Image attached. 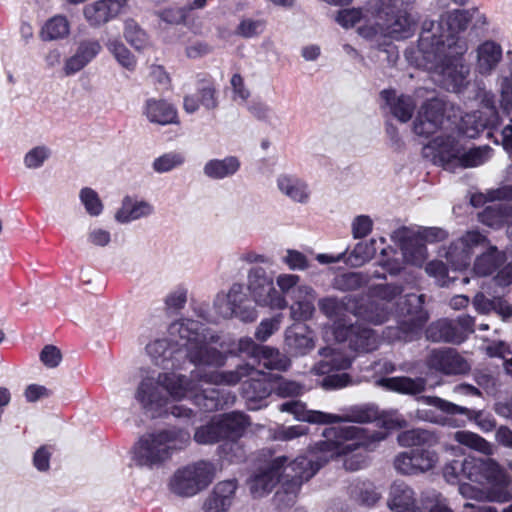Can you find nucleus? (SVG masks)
<instances>
[{
    "instance_id": "c85d7f7f",
    "label": "nucleus",
    "mask_w": 512,
    "mask_h": 512,
    "mask_svg": "<svg viewBox=\"0 0 512 512\" xmlns=\"http://www.w3.org/2000/svg\"><path fill=\"white\" fill-rule=\"evenodd\" d=\"M239 348L243 352H256L259 358V364L270 370L283 371L290 365V360L282 355L277 349L271 347H256L252 339H241Z\"/></svg>"
},
{
    "instance_id": "f8f14e48",
    "label": "nucleus",
    "mask_w": 512,
    "mask_h": 512,
    "mask_svg": "<svg viewBox=\"0 0 512 512\" xmlns=\"http://www.w3.org/2000/svg\"><path fill=\"white\" fill-rule=\"evenodd\" d=\"M247 288L259 306L275 310H283L288 306L286 297L275 288L273 279L262 267H253L248 271Z\"/></svg>"
},
{
    "instance_id": "c756f323",
    "label": "nucleus",
    "mask_w": 512,
    "mask_h": 512,
    "mask_svg": "<svg viewBox=\"0 0 512 512\" xmlns=\"http://www.w3.org/2000/svg\"><path fill=\"white\" fill-rule=\"evenodd\" d=\"M387 507L393 512H421L416 507V495L413 488L403 481H394L391 484Z\"/></svg>"
},
{
    "instance_id": "e2e57ef3",
    "label": "nucleus",
    "mask_w": 512,
    "mask_h": 512,
    "mask_svg": "<svg viewBox=\"0 0 512 512\" xmlns=\"http://www.w3.org/2000/svg\"><path fill=\"white\" fill-rule=\"evenodd\" d=\"M281 260L292 271H303L309 268L307 257L295 249L286 250Z\"/></svg>"
},
{
    "instance_id": "49530a36",
    "label": "nucleus",
    "mask_w": 512,
    "mask_h": 512,
    "mask_svg": "<svg viewBox=\"0 0 512 512\" xmlns=\"http://www.w3.org/2000/svg\"><path fill=\"white\" fill-rule=\"evenodd\" d=\"M83 16L92 28H99L116 18L102 0H97L85 5L83 8Z\"/></svg>"
},
{
    "instance_id": "2eb2a0df",
    "label": "nucleus",
    "mask_w": 512,
    "mask_h": 512,
    "mask_svg": "<svg viewBox=\"0 0 512 512\" xmlns=\"http://www.w3.org/2000/svg\"><path fill=\"white\" fill-rule=\"evenodd\" d=\"M336 422H357V423H370L377 422V425L382 427L388 434V431L402 428L406 426V420L397 411H387L380 413L374 406H354L348 409L347 413L343 415H336Z\"/></svg>"
},
{
    "instance_id": "69168bd1",
    "label": "nucleus",
    "mask_w": 512,
    "mask_h": 512,
    "mask_svg": "<svg viewBox=\"0 0 512 512\" xmlns=\"http://www.w3.org/2000/svg\"><path fill=\"white\" fill-rule=\"evenodd\" d=\"M414 236L426 246V243H434L446 239L447 232L438 227H419L414 229Z\"/></svg>"
},
{
    "instance_id": "4c0bfd02",
    "label": "nucleus",
    "mask_w": 512,
    "mask_h": 512,
    "mask_svg": "<svg viewBox=\"0 0 512 512\" xmlns=\"http://www.w3.org/2000/svg\"><path fill=\"white\" fill-rule=\"evenodd\" d=\"M216 418L222 438L233 441L240 438L250 424L248 417L241 412H230Z\"/></svg>"
},
{
    "instance_id": "3c124183",
    "label": "nucleus",
    "mask_w": 512,
    "mask_h": 512,
    "mask_svg": "<svg viewBox=\"0 0 512 512\" xmlns=\"http://www.w3.org/2000/svg\"><path fill=\"white\" fill-rule=\"evenodd\" d=\"M375 253L376 240L372 239L369 242H359L349 255L345 257V261L351 266L358 267L373 258Z\"/></svg>"
},
{
    "instance_id": "603ef678",
    "label": "nucleus",
    "mask_w": 512,
    "mask_h": 512,
    "mask_svg": "<svg viewBox=\"0 0 512 512\" xmlns=\"http://www.w3.org/2000/svg\"><path fill=\"white\" fill-rule=\"evenodd\" d=\"M123 34L126 41L136 50H144L149 45L147 34L132 19L125 21Z\"/></svg>"
},
{
    "instance_id": "7c9ffc66",
    "label": "nucleus",
    "mask_w": 512,
    "mask_h": 512,
    "mask_svg": "<svg viewBox=\"0 0 512 512\" xmlns=\"http://www.w3.org/2000/svg\"><path fill=\"white\" fill-rule=\"evenodd\" d=\"M276 185L279 192L292 202L307 204L311 198L308 183L296 175L280 174L276 178Z\"/></svg>"
},
{
    "instance_id": "5701e85b",
    "label": "nucleus",
    "mask_w": 512,
    "mask_h": 512,
    "mask_svg": "<svg viewBox=\"0 0 512 512\" xmlns=\"http://www.w3.org/2000/svg\"><path fill=\"white\" fill-rule=\"evenodd\" d=\"M102 51L99 40L88 38L80 40L69 57L64 60L62 71L65 76H73L90 63H92Z\"/></svg>"
},
{
    "instance_id": "4be33fe9",
    "label": "nucleus",
    "mask_w": 512,
    "mask_h": 512,
    "mask_svg": "<svg viewBox=\"0 0 512 512\" xmlns=\"http://www.w3.org/2000/svg\"><path fill=\"white\" fill-rule=\"evenodd\" d=\"M390 238L400 247L406 264L418 267L424 264L428 256L427 248L414 236V229L400 227L391 233Z\"/></svg>"
},
{
    "instance_id": "37998d69",
    "label": "nucleus",
    "mask_w": 512,
    "mask_h": 512,
    "mask_svg": "<svg viewBox=\"0 0 512 512\" xmlns=\"http://www.w3.org/2000/svg\"><path fill=\"white\" fill-rule=\"evenodd\" d=\"M479 221L489 227L499 228L512 219V206L502 203H494L485 207L479 213Z\"/></svg>"
},
{
    "instance_id": "de8ad7c7",
    "label": "nucleus",
    "mask_w": 512,
    "mask_h": 512,
    "mask_svg": "<svg viewBox=\"0 0 512 512\" xmlns=\"http://www.w3.org/2000/svg\"><path fill=\"white\" fill-rule=\"evenodd\" d=\"M70 33V23L63 15H56L45 22L40 37L44 41H54L66 38Z\"/></svg>"
},
{
    "instance_id": "a211bd4d",
    "label": "nucleus",
    "mask_w": 512,
    "mask_h": 512,
    "mask_svg": "<svg viewBox=\"0 0 512 512\" xmlns=\"http://www.w3.org/2000/svg\"><path fill=\"white\" fill-rule=\"evenodd\" d=\"M485 242V236L477 231H469L448 247L443 248L439 255L446 259L452 269L461 270L470 264L474 248L484 245Z\"/></svg>"
},
{
    "instance_id": "79ce46f5",
    "label": "nucleus",
    "mask_w": 512,
    "mask_h": 512,
    "mask_svg": "<svg viewBox=\"0 0 512 512\" xmlns=\"http://www.w3.org/2000/svg\"><path fill=\"white\" fill-rule=\"evenodd\" d=\"M107 51L123 69L133 72L137 67V58L119 37H111L105 42Z\"/></svg>"
},
{
    "instance_id": "680f3d73",
    "label": "nucleus",
    "mask_w": 512,
    "mask_h": 512,
    "mask_svg": "<svg viewBox=\"0 0 512 512\" xmlns=\"http://www.w3.org/2000/svg\"><path fill=\"white\" fill-rule=\"evenodd\" d=\"M367 282V278L362 273L349 272L338 276L335 279V287L340 290H354Z\"/></svg>"
},
{
    "instance_id": "0eeeda50",
    "label": "nucleus",
    "mask_w": 512,
    "mask_h": 512,
    "mask_svg": "<svg viewBox=\"0 0 512 512\" xmlns=\"http://www.w3.org/2000/svg\"><path fill=\"white\" fill-rule=\"evenodd\" d=\"M191 441L188 431L167 429L143 435L132 450V461L140 467L160 466Z\"/></svg>"
},
{
    "instance_id": "72a5a7b5",
    "label": "nucleus",
    "mask_w": 512,
    "mask_h": 512,
    "mask_svg": "<svg viewBox=\"0 0 512 512\" xmlns=\"http://www.w3.org/2000/svg\"><path fill=\"white\" fill-rule=\"evenodd\" d=\"M241 167L237 156L229 155L224 158H213L203 166V174L211 180H223L233 177Z\"/></svg>"
},
{
    "instance_id": "a878e982",
    "label": "nucleus",
    "mask_w": 512,
    "mask_h": 512,
    "mask_svg": "<svg viewBox=\"0 0 512 512\" xmlns=\"http://www.w3.org/2000/svg\"><path fill=\"white\" fill-rule=\"evenodd\" d=\"M218 92L210 81H203L197 88L196 94H187L183 99V109L188 114L196 113L202 106L207 111L218 107Z\"/></svg>"
},
{
    "instance_id": "f03ea898",
    "label": "nucleus",
    "mask_w": 512,
    "mask_h": 512,
    "mask_svg": "<svg viewBox=\"0 0 512 512\" xmlns=\"http://www.w3.org/2000/svg\"><path fill=\"white\" fill-rule=\"evenodd\" d=\"M477 10H454L438 22L424 21L415 52V64L432 73L445 89L459 92L467 83L469 67L464 60L467 43L459 37Z\"/></svg>"
},
{
    "instance_id": "7ed1b4c3",
    "label": "nucleus",
    "mask_w": 512,
    "mask_h": 512,
    "mask_svg": "<svg viewBox=\"0 0 512 512\" xmlns=\"http://www.w3.org/2000/svg\"><path fill=\"white\" fill-rule=\"evenodd\" d=\"M324 436L325 441L295 458L285 455L275 457V459H284L280 475L282 486L287 494L295 496L301 486L309 481L335 454H342L358 445L366 444L371 437L353 425L327 428L324 431Z\"/></svg>"
},
{
    "instance_id": "423d86ee",
    "label": "nucleus",
    "mask_w": 512,
    "mask_h": 512,
    "mask_svg": "<svg viewBox=\"0 0 512 512\" xmlns=\"http://www.w3.org/2000/svg\"><path fill=\"white\" fill-rule=\"evenodd\" d=\"M459 133L448 135L446 138H433L422 149L425 158L445 169L472 168L487 162L492 156L488 146L466 149L458 138Z\"/></svg>"
},
{
    "instance_id": "9d476101",
    "label": "nucleus",
    "mask_w": 512,
    "mask_h": 512,
    "mask_svg": "<svg viewBox=\"0 0 512 512\" xmlns=\"http://www.w3.org/2000/svg\"><path fill=\"white\" fill-rule=\"evenodd\" d=\"M461 472L471 481H486L491 485L488 491L489 501L504 503L511 500L510 477L495 460L468 457L461 464Z\"/></svg>"
},
{
    "instance_id": "393cba45",
    "label": "nucleus",
    "mask_w": 512,
    "mask_h": 512,
    "mask_svg": "<svg viewBox=\"0 0 512 512\" xmlns=\"http://www.w3.org/2000/svg\"><path fill=\"white\" fill-rule=\"evenodd\" d=\"M154 213L155 207L151 202L132 196H125L120 207L115 212L114 219L120 224H128L148 218Z\"/></svg>"
},
{
    "instance_id": "c03bdc74",
    "label": "nucleus",
    "mask_w": 512,
    "mask_h": 512,
    "mask_svg": "<svg viewBox=\"0 0 512 512\" xmlns=\"http://www.w3.org/2000/svg\"><path fill=\"white\" fill-rule=\"evenodd\" d=\"M426 336L434 342L444 341L460 343L464 340V337L458 333V329L454 323L447 319L432 323L426 330Z\"/></svg>"
},
{
    "instance_id": "ddd939ff",
    "label": "nucleus",
    "mask_w": 512,
    "mask_h": 512,
    "mask_svg": "<svg viewBox=\"0 0 512 512\" xmlns=\"http://www.w3.org/2000/svg\"><path fill=\"white\" fill-rule=\"evenodd\" d=\"M214 306L217 313L226 319L236 317L243 322H253L257 318V311L251 306L240 283H234L227 293H219Z\"/></svg>"
},
{
    "instance_id": "864d4df0",
    "label": "nucleus",
    "mask_w": 512,
    "mask_h": 512,
    "mask_svg": "<svg viewBox=\"0 0 512 512\" xmlns=\"http://www.w3.org/2000/svg\"><path fill=\"white\" fill-rule=\"evenodd\" d=\"M193 439L199 445H210L223 439L217 418L214 417L208 424L198 427Z\"/></svg>"
},
{
    "instance_id": "473e14b6",
    "label": "nucleus",
    "mask_w": 512,
    "mask_h": 512,
    "mask_svg": "<svg viewBox=\"0 0 512 512\" xmlns=\"http://www.w3.org/2000/svg\"><path fill=\"white\" fill-rule=\"evenodd\" d=\"M293 299L294 303L290 307L291 317L297 321L310 319L315 311V290L308 285H299L293 291Z\"/></svg>"
},
{
    "instance_id": "4468645a",
    "label": "nucleus",
    "mask_w": 512,
    "mask_h": 512,
    "mask_svg": "<svg viewBox=\"0 0 512 512\" xmlns=\"http://www.w3.org/2000/svg\"><path fill=\"white\" fill-rule=\"evenodd\" d=\"M320 354L324 359L313 367V372L317 375H327L322 381V386L326 389L347 386L349 383L348 374H336L334 372L349 368L352 358L344 355L342 351L336 348H324L320 351Z\"/></svg>"
},
{
    "instance_id": "338daca9",
    "label": "nucleus",
    "mask_w": 512,
    "mask_h": 512,
    "mask_svg": "<svg viewBox=\"0 0 512 512\" xmlns=\"http://www.w3.org/2000/svg\"><path fill=\"white\" fill-rule=\"evenodd\" d=\"M280 323L281 315L262 320L255 332L256 339L259 341H266L273 333L279 329Z\"/></svg>"
},
{
    "instance_id": "bf43d9fd",
    "label": "nucleus",
    "mask_w": 512,
    "mask_h": 512,
    "mask_svg": "<svg viewBox=\"0 0 512 512\" xmlns=\"http://www.w3.org/2000/svg\"><path fill=\"white\" fill-rule=\"evenodd\" d=\"M265 21L261 19L244 18L236 28V34L244 38H253L265 30Z\"/></svg>"
},
{
    "instance_id": "4d7b16f0",
    "label": "nucleus",
    "mask_w": 512,
    "mask_h": 512,
    "mask_svg": "<svg viewBox=\"0 0 512 512\" xmlns=\"http://www.w3.org/2000/svg\"><path fill=\"white\" fill-rule=\"evenodd\" d=\"M79 198L90 216H99L103 211V203L98 193L92 188L85 187L79 192Z\"/></svg>"
},
{
    "instance_id": "39448f33",
    "label": "nucleus",
    "mask_w": 512,
    "mask_h": 512,
    "mask_svg": "<svg viewBox=\"0 0 512 512\" xmlns=\"http://www.w3.org/2000/svg\"><path fill=\"white\" fill-rule=\"evenodd\" d=\"M320 311L333 322L325 328L324 337L335 340L346 339V328L351 324V316L361 318L374 324H381L388 319L387 308L383 304L371 303L368 307L358 306L351 297L338 299L325 297L319 300Z\"/></svg>"
},
{
    "instance_id": "2f4dec72",
    "label": "nucleus",
    "mask_w": 512,
    "mask_h": 512,
    "mask_svg": "<svg viewBox=\"0 0 512 512\" xmlns=\"http://www.w3.org/2000/svg\"><path fill=\"white\" fill-rule=\"evenodd\" d=\"M346 331V339L336 340L337 342H348L349 347L359 353L371 352L378 348L379 339L371 329L351 323Z\"/></svg>"
},
{
    "instance_id": "6e6d98bb",
    "label": "nucleus",
    "mask_w": 512,
    "mask_h": 512,
    "mask_svg": "<svg viewBox=\"0 0 512 512\" xmlns=\"http://www.w3.org/2000/svg\"><path fill=\"white\" fill-rule=\"evenodd\" d=\"M185 163V156L180 152L165 153L154 159L152 168L157 173H167L182 166Z\"/></svg>"
},
{
    "instance_id": "6ab92c4d",
    "label": "nucleus",
    "mask_w": 512,
    "mask_h": 512,
    "mask_svg": "<svg viewBox=\"0 0 512 512\" xmlns=\"http://www.w3.org/2000/svg\"><path fill=\"white\" fill-rule=\"evenodd\" d=\"M439 461L432 447L415 448L400 453L394 460L396 470L405 475H416L433 469Z\"/></svg>"
},
{
    "instance_id": "6e6552de",
    "label": "nucleus",
    "mask_w": 512,
    "mask_h": 512,
    "mask_svg": "<svg viewBox=\"0 0 512 512\" xmlns=\"http://www.w3.org/2000/svg\"><path fill=\"white\" fill-rule=\"evenodd\" d=\"M412 0H382L376 15V27L360 26L358 32L367 39L378 35L400 40L411 35L416 19L410 13Z\"/></svg>"
},
{
    "instance_id": "774afa93",
    "label": "nucleus",
    "mask_w": 512,
    "mask_h": 512,
    "mask_svg": "<svg viewBox=\"0 0 512 512\" xmlns=\"http://www.w3.org/2000/svg\"><path fill=\"white\" fill-rule=\"evenodd\" d=\"M373 228V220L368 215H358L351 223L352 235L355 239L366 237Z\"/></svg>"
},
{
    "instance_id": "f3484780",
    "label": "nucleus",
    "mask_w": 512,
    "mask_h": 512,
    "mask_svg": "<svg viewBox=\"0 0 512 512\" xmlns=\"http://www.w3.org/2000/svg\"><path fill=\"white\" fill-rule=\"evenodd\" d=\"M446 122L443 103L438 99H432L420 108L414 120L413 130L415 134L425 138L438 132L439 134L435 138L438 136L446 138L448 135H455L457 132L448 133V128L445 126Z\"/></svg>"
},
{
    "instance_id": "aec40b11",
    "label": "nucleus",
    "mask_w": 512,
    "mask_h": 512,
    "mask_svg": "<svg viewBox=\"0 0 512 512\" xmlns=\"http://www.w3.org/2000/svg\"><path fill=\"white\" fill-rule=\"evenodd\" d=\"M424 295L408 294L405 296L402 313H406L410 318L401 323L396 338L404 341H411L418 337L423 326L428 320L427 313L423 310Z\"/></svg>"
},
{
    "instance_id": "1a4fd4ad",
    "label": "nucleus",
    "mask_w": 512,
    "mask_h": 512,
    "mask_svg": "<svg viewBox=\"0 0 512 512\" xmlns=\"http://www.w3.org/2000/svg\"><path fill=\"white\" fill-rule=\"evenodd\" d=\"M243 376H249L242 387V394L246 400V406L249 410L255 411L266 406L265 399L272 393L273 387L269 382V373L245 365L240 366L235 371L205 373V384L214 385H235Z\"/></svg>"
},
{
    "instance_id": "ea45409f",
    "label": "nucleus",
    "mask_w": 512,
    "mask_h": 512,
    "mask_svg": "<svg viewBox=\"0 0 512 512\" xmlns=\"http://www.w3.org/2000/svg\"><path fill=\"white\" fill-rule=\"evenodd\" d=\"M502 59V48L494 41H485L477 48L476 68L481 74L491 73Z\"/></svg>"
},
{
    "instance_id": "a18cd8bd",
    "label": "nucleus",
    "mask_w": 512,
    "mask_h": 512,
    "mask_svg": "<svg viewBox=\"0 0 512 512\" xmlns=\"http://www.w3.org/2000/svg\"><path fill=\"white\" fill-rule=\"evenodd\" d=\"M397 440L403 447H433L438 443V438L433 432L420 428L403 431Z\"/></svg>"
},
{
    "instance_id": "0e129e2a",
    "label": "nucleus",
    "mask_w": 512,
    "mask_h": 512,
    "mask_svg": "<svg viewBox=\"0 0 512 512\" xmlns=\"http://www.w3.org/2000/svg\"><path fill=\"white\" fill-rule=\"evenodd\" d=\"M308 428L305 425L278 426L273 432V439L278 441H291L306 435Z\"/></svg>"
},
{
    "instance_id": "5fc2aeb1",
    "label": "nucleus",
    "mask_w": 512,
    "mask_h": 512,
    "mask_svg": "<svg viewBox=\"0 0 512 512\" xmlns=\"http://www.w3.org/2000/svg\"><path fill=\"white\" fill-rule=\"evenodd\" d=\"M269 382L273 390L280 397H292L302 393L303 387L295 382L283 379L278 374L269 373Z\"/></svg>"
},
{
    "instance_id": "13d9d810",
    "label": "nucleus",
    "mask_w": 512,
    "mask_h": 512,
    "mask_svg": "<svg viewBox=\"0 0 512 512\" xmlns=\"http://www.w3.org/2000/svg\"><path fill=\"white\" fill-rule=\"evenodd\" d=\"M51 150L45 145L31 148L24 156L23 162L28 169H38L50 158Z\"/></svg>"
},
{
    "instance_id": "cd10ccee",
    "label": "nucleus",
    "mask_w": 512,
    "mask_h": 512,
    "mask_svg": "<svg viewBox=\"0 0 512 512\" xmlns=\"http://www.w3.org/2000/svg\"><path fill=\"white\" fill-rule=\"evenodd\" d=\"M143 115L153 124H178L177 108L165 99L149 98L143 105Z\"/></svg>"
},
{
    "instance_id": "09e8293b",
    "label": "nucleus",
    "mask_w": 512,
    "mask_h": 512,
    "mask_svg": "<svg viewBox=\"0 0 512 512\" xmlns=\"http://www.w3.org/2000/svg\"><path fill=\"white\" fill-rule=\"evenodd\" d=\"M504 258L508 259L505 254L499 252L495 247H491L476 259L474 272L479 276L490 275L499 267Z\"/></svg>"
},
{
    "instance_id": "b1692460",
    "label": "nucleus",
    "mask_w": 512,
    "mask_h": 512,
    "mask_svg": "<svg viewBox=\"0 0 512 512\" xmlns=\"http://www.w3.org/2000/svg\"><path fill=\"white\" fill-rule=\"evenodd\" d=\"M426 365L430 370L445 375L464 374L470 369L468 362L453 349L432 350Z\"/></svg>"
},
{
    "instance_id": "58836bf2",
    "label": "nucleus",
    "mask_w": 512,
    "mask_h": 512,
    "mask_svg": "<svg viewBox=\"0 0 512 512\" xmlns=\"http://www.w3.org/2000/svg\"><path fill=\"white\" fill-rule=\"evenodd\" d=\"M378 385L402 394L416 395L422 393L426 388V379L422 377H389L378 380Z\"/></svg>"
},
{
    "instance_id": "dca6fc26",
    "label": "nucleus",
    "mask_w": 512,
    "mask_h": 512,
    "mask_svg": "<svg viewBox=\"0 0 512 512\" xmlns=\"http://www.w3.org/2000/svg\"><path fill=\"white\" fill-rule=\"evenodd\" d=\"M446 122L443 103L438 99H432L420 108L414 120L413 130L415 134L425 138L438 132L439 134L435 138L438 136L446 138L448 135H455L457 132L448 133V128L445 126Z\"/></svg>"
},
{
    "instance_id": "9b49d317",
    "label": "nucleus",
    "mask_w": 512,
    "mask_h": 512,
    "mask_svg": "<svg viewBox=\"0 0 512 512\" xmlns=\"http://www.w3.org/2000/svg\"><path fill=\"white\" fill-rule=\"evenodd\" d=\"M216 466L206 460H199L178 468L171 476L168 487L180 497H193L204 491L216 476Z\"/></svg>"
},
{
    "instance_id": "8fccbe9b",
    "label": "nucleus",
    "mask_w": 512,
    "mask_h": 512,
    "mask_svg": "<svg viewBox=\"0 0 512 512\" xmlns=\"http://www.w3.org/2000/svg\"><path fill=\"white\" fill-rule=\"evenodd\" d=\"M454 439L459 444L467 446L484 455H492L494 453L493 446L484 438L470 431H457L454 433Z\"/></svg>"
},
{
    "instance_id": "c9c22d12",
    "label": "nucleus",
    "mask_w": 512,
    "mask_h": 512,
    "mask_svg": "<svg viewBox=\"0 0 512 512\" xmlns=\"http://www.w3.org/2000/svg\"><path fill=\"white\" fill-rule=\"evenodd\" d=\"M279 410L294 415L299 421L314 424H330L337 419L336 414L324 413L317 410H308L300 401H290L280 405Z\"/></svg>"
},
{
    "instance_id": "e433bc0d",
    "label": "nucleus",
    "mask_w": 512,
    "mask_h": 512,
    "mask_svg": "<svg viewBox=\"0 0 512 512\" xmlns=\"http://www.w3.org/2000/svg\"><path fill=\"white\" fill-rule=\"evenodd\" d=\"M381 97L386 102L392 115L401 122H407L411 119L416 107V103L411 96L397 95L395 91L384 90Z\"/></svg>"
},
{
    "instance_id": "f704fd0d",
    "label": "nucleus",
    "mask_w": 512,
    "mask_h": 512,
    "mask_svg": "<svg viewBox=\"0 0 512 512\" xmlns=\"http://www.w3.org/2000/svg\"><path fill=\"white\" fill-rule=\"evenodd\" d=\"M285 345L294 356L305 355L314 348L312 333L306 326H294L286 330Z\"/></svg>"
},
{
    "instance_id": "bb28decb",
    "label": "nucleus",
    "mask_w": 512,
    "mask_h": 512,
    "mask_svg": "<svg viewBox=\"0 0 512 512\" xmlns=\"http://www.w3.org/2000/svg\"><path fill=\"white\" fill-rule=\"evenodd\" d=\"M238 488L235 479L218 482L204 503V512H227Z\"/></svg>"
},
{
    "instance_id": "052dcab7",
    "label": "nucleus",
    "mask_w": 512,
    "mask_h": 512,
    "mask_svg": "<svg viewBox=\"0 0 512 512\" xmlns=\"http://www.w3.org/2000/svg\"><path fill=\"white\" fill-rule=\"evenodd\" d=\"M418 400L426 405L436 407L439 410H441L449 415L467 414L468 413L467 408L456 405L452 402L446 401L439 397L424 396V397L419 398Z\"/></svg>"
},
{
    "instance_id": "a19ab883",
    "label": "nucleus",
    "mask_w": 512,
    "mask_h": 512,
    "mask_svg": "<svg viewBox=\"0 0 512 512\" xmlns=\"http://www.w3.org/2000/svg\"><path fill=\"white\" fill-rule=\"evenodd\" d=\"M357 427L359 429L365 431L368 435L372 436V437H369L368 443L358 445L357 447H355L353 449L347 450V452H345V453L335 454L333 456V458L334 457H339V456L345 457L344 458V462H343V466L348 471H357V470L363 468L365 466V464H366V460H365V457L363 455H361V454H351V452L357 450L360 447H367L368 448L372 444L377 443L379 441H382V440H384L387 437V433L386 432H383V431H371L368 428H362V427H359V426H357Z\"/></svg>"
},
{
    "instance_id": "f257e3e1",
    "label": "nucleus",
    "mask_w": 512,
    "mask_h": 512,
    "mask_svg": "<svg viewBox=\"0 0 512 512\" xmlns=\"http://www.w3.org/2000/svg\"><path fill=\"white\" fill-rule=\"evenodd\" d=\"M169 339H157L146 346L155 365L171 371L156 376L142 375L134 397L145 412L153 417L171 414L176 418H190L192 409L182 404L191 400L204 411H214L234 403L235 396L216 388H204L205 374L200 369L189 375L174 370L181 369V359L188 358L197 367L219 368L226 362V355L213 346L215 338L198 321L185 319L172 323Z\"/></svg>"
},
{
    "instance_id": "20e7f679",
    "label": "nucleus",
    "mask_w": 512,
    "mask_h": 512,
    "mask_svg": "<svg viewBox=\"0 0 512 512\" xmlns=\"http://www.w3.org/2000/svg\"><path fill=\"white\" fill-rule=\"evenodd\" d=\"M508 75L498 80L499 107L497 111L495 97L491 92H482V109L467 113L462 117L460 130L468 138H475L484 129L500 128L501 145L512 156V52L508 53Z\"/></svg>"
},
{
    "instance_id": "412c9836",
    "label": "nucleus",
    "mask_w": 512,
    "mask_h": 512,
    "mask_svg": "<svg viewBox=\"0 0 512 512\" xmlns=\"http://www.w3.org/2000/svg\"><path fill=\"white\" fill-rule=\"evenodd\" d=\"M284 459L275 457L265 461L248 480L250 493L255 498L269 494L277 484L282 483L280 468Z\"/></svg>"
}]
</instances>
